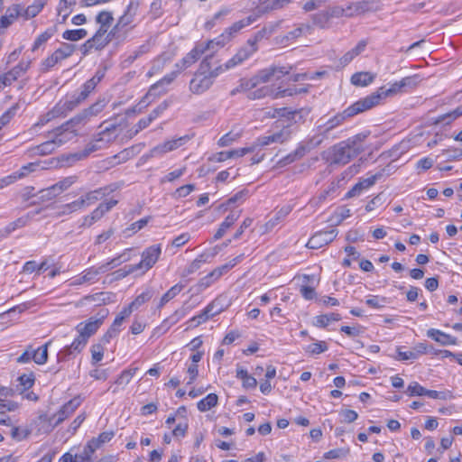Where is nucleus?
Here are the masks:
<instances>
[{
    "instance_id": "nucleus-1",
    "label": "nucleus",
    "mask_w": 462,
    "mask_h": 462,
    "mask_svg": "<svg viewBox=\"0 0 462 462\" xmlns=\"http://www.w3.org/2000/svg\"><path fill=\"white\" fill-rule=\"evenodd\" d=\"M365 106L360 100L355 102L349 106L344 111L337 113L328 120L324 121L320 119L317 126V133L309 138L310 141V147L317 148L325 140L328 139L331 135V132L341 125L347 118H350L359 113L365 112Z\"/></svg>"
},
{
    "instance_id": "nucleus-2",
    "label": "nucleus",
    "mask_w": 462,
    "mask_h": 462,
    "mask_svg": "<svg viewBox=\"0 0 462 462\" xmlns=\"http://www.w3.org/2000/svg\"><path fill=\"white\" fill-rule=\"evenodd\" d=\"M213 60L214 57L208 54L201 61L198 71L189 82V90L193 94L199 95L209 89L215 79L229 69H226V63L217 64Z\"/></svg>"
},
{
    "instance_id": "nucleus-3",
    "label": "nucleus",
    "mask_w": 462,
    "mask_h": 462,
    "mask_svg": "<svg viewBox=\"0 0 462 462\" xmlns=\"http://www.w3.org/2000/svg\"><path fill=\"white\" fill-rule=\"evenodd\" d=\"M365 137V135L361 137V135L358 134L354 138L335 144L328 152V161L331 164L345 165L348 163L363 150L360 143Z\"/></svg>"
},
{
    "instance_id": "nucleus-4",
    "label": "nucleus",
    "mask_w": 462,
    "mask_h": 462,
    "mask_svg": "<svg viewBox=\"0 0 462 462\" xmlns=\"http://www.w3.org/2000/svg\"><path fill=\"white\" fill-rule=\"evenodd\" d=\"M308 115L309 110L303 108L293 111L289 110L287 107L275 109L273 116H281L282 118H285L286 122L282 119L280 120L279 122L282 123L281 125L282 126V129L278 132L272 134L274 139V143H283L287 142L291 138L292 134L291 130V124H296L298 122L303 121L304 117L307 116Z\"/></svg>"
},
{
    "instance_id": "nucleus-5",
    "label": "nucleus",
    "mask_w": 462,
    "mask_h": 462,
    "mask_svg": "<svg viewBox=\"0 0 462 462\" xmlns=\"http://www.w3.org/2000/svg\"><path fill=\"white\" fill-rule=\"evenodd\" d=\"M270 35L264 27L256 32L254 35L249 38L246 43L242 46L237 52L226 62V69H233L241 65L245 60H248L258 50V42Z\"/></svg>"
},
{
    "instance_id": "nucleus-6",
    "label": "nucleus",
    "mask_w": 462,
    "mask_h": 462,
    "mask_svg": "<svg viewBox=\"0 0 462 462\" xmlns=\"http://www.w3.org/2000/svg\"><path fill=\"white\" fill-rule=\"evenodd\" d=\"M117 189V186L116 185H109L103 188L97 189L95 190H91L85 195L81 196L79 199L66 204L64 206V211L71 213L77 210H79L83 208L88 207L102 198H104L106 195H109L113 191H115Z\"/></svg>"
},
{
    "instance_id": "nucleus-7",
    "label": "nucleus",
    "mask_w": 462,
    "mask_h": 462,
    "mask_svg": "<svg viewBox=\"0 0 462 462\" xmlns=\"http://www.w3.org/2000/svg\"><path fill=\"white\" fill-rule=\"evenodd\" d=\"M131 249L125 250L123 254L111 259L110 261L101 264L98 267H90L82 272V279L87 283H93L97 281L100 273H106L109 270L120 265L121 263L130 260Z\"/></svg>"
},
{
    "instance_id": "nucleus-8",
    "label": "nucleus",
    "mask_w": 462,
    "mask_h": 462,
    "mask_svg": "<svg viewBox=\"0 0 462 462\" xmlns=\"http://www.w3.org/2000/svg\"><path fill=\"white\" fill-rule=\"evenodd\" d=\"M161 254L162 248L160 245H154L146 248L142 254V260L139 263L125 266V268H128L125 273H132L139 270L142 273L147 272L156 263Z\"/></svg>"
},
{
    "instance_id": "nucleus-9",
    "label": "nucleus",
    "mask_w": 462,
    "mask_h": 462,
    "mask_svg": "<svg viewBox=\"0 0 462 462\" xmlns=\"http://www.w3.org/2000/svg\"><path fill=\"white\" fill-rule=\"evenodd\" d=\"M216 41L210 40L207 42H199L180 60V63H177L176 66L180 69H184L194 64L201 55L208 51V54L213 56L215 51Z\"/></svg>"
},
{
    "instance_id": "nucleus-10",
    "label": "nucleus",
    "mask_w": 462,
    "mask_h": 462,
    "mask_svg": "<svg viewBox=\"0 0 462 462\" xmlns=\"http://www.w3.org/2000/svg\"><path fill=\"white\" fill-rule=\"evenodd\" d=\"M403 92L402 88L401 87L400 81L393 83L390 88H385L384 87L380 88L376 92L372 93L371 95L359 99L362 104L365 106V111L371 109L372 107L377 106L380 101L388 97L393 96L398 93Z\"/></svg>"
},
{
    "instance_id": "nucleus-11",
    "label": "nucleus",
    "mask_w": 462,
    "mask_h": 462,
    "mask_svg": "<svg viewBox=\"0 0 462 462\" xmlns=\"http://www.w3.org/2000/svg\"><path fill=\"white\" fill-rule=\"evenodd\" d=\"M306 91H307L306 89H296V88H294V89H291V88L281 89L279 88L276 89V88H273L272 86H263V87L258 88L253 91H250L247 94V97L250 99H261L265 97H272L273 98H279V97L292 96L294 94L306 92Z\"/></svg>"
},
{
    "instance_id": "nucleus-12",
    "label": "nucleus",
    "mask_w": 462,
    "mask_h": 462,
    "mask_svg": "<svg viewBox=\"0 0 462 462\" xmlns=\"http://www.w3.org/2000/svg\"><path fill=\"white\" fill-rule=\"evenodd\" d=\"M99 318H89L86 322H80L77 325L76 330L86 339L93 336L103 324L104 319L108 315L107 310H102L98 312Z\"/></svg>"
},
{
    "instance_id": "nucleus-13",
    "label": "nucleus",
    "mask_w": 462,
    "mask_h": 462,
    "mask_svg": "<svg viewBox=\"0 0 462 462\" xmlns=\"http://www.w3.org/2000/svg\"><path fill=\"white\" fill-rule=\"evenodd\" d=\"M76 50V46L70 43H62L51 56L42 61L44 70H49L57 63L70 57Z\"/></svg>"
},
{
    "instance_id": "nucleus-14",
    "label": "nucleus",
    "mask_w": 462,
    "mask_h": 462,
    "mask_svg": "<svg viewBox=\"0 0 462 462\" xmlns=\"http://www.w3.org/2000/svg\"><path fill=\"white\" fill-rule=\"evenodd\" d=\"M290 70L286 67L271 66L261 69L254 75V80L258 85L280 79L282 76L289 74Z\"/></svg>"
},
{
    "instance_id": "nucleus-15",
    "label": "nucleus",
    "mask_w": 462,
    "mask_h": 462,
    "mask_svg": "<svg viewBox=\"0 0 462 462\" xmlns=\"http://www.w3.org/2000/svg\"><path fill=\"white\" fill-rule=\"evenodd\" d=\"M178 75L177 71H172L166 76H164L162 79L152 85L147 92V94L143 97V100L140 104L144 103L146 100L150 98V97H157L162 94H165L167 92L166 87L173 82Z\"/></svg>"
},
{
    "instance_id": "nucleus-16",
    "label": "nucleus",
    "mask_w": 462,
    "mask_h": 462,
    "mask_svg": "<svg viewBox=\"0 0 462 462\" xmlns=\"http://www.w3.org/2000/svg\"><path fill=\"white\" fill-rule=\"evenodd\" d=\"M117 204L116 199L100 203L99 206L84 218L80 227L89 228L95 222L99 220L106 212L111 210Z\"/></svg>"
},
{
    "instance_id": "nucleus-17",
    "label": "nucleus",
    "mask_w": 462,
    "mask_h": 462,
    "mask_svg": "<svg viewBox=\"0 0 462 462\" xmlns=\"http://www.w3.org/2000/svg\"><path fill=\"white\" fill-rule=\"evenodd\" d=\"M382 176L383 172L379 171L367 178L360 179L359 181L356 185H354L351 189L347 191V193L345 196L346 199L360 196L364 191L373 187L376 183V181L382 178Z\"/></svg>"
},
{
    "instance_id": "nucleus-18",
    "label": "nucleus",
    "mask_w": 462,
    "mask_h": 462,
    "mask_svg": "<svg viewBox=\"0 0 462 462\" xmlns=\"http://www.w3.org/2000/svg\"><path fill=\"white\" fill-rule=\"evenodd\" d=\"M80 402L79 399H72L66 402L60 411L53 414L50 418V423L52 424V428L58 426L60 423L64 421L67 418H69L70 415L74 413V411L78 409L79 406Z\"/></svg>"
},
{
    "instance_id": "nucleus-19",
    "label": "nucleus",
    "mask_w": 462,
    "mask_h": 462,
    "mask_svg": "<svg viewBox=\"0 0 462 462\" xmlns=\"http://www.w3.org/2000/svg\"><path fill=\"white\" fill-rule=\"evenodd\" d=\"M30 62H20L11 70L5 74H0V90L12 85L19 77H21L29 68Z\"/></svg>"
},
{
    "instance_id": "nucleus-20",
    "label": "nucleus",
    "mask_w": 462,
    "mask_h": 462,
    "mask_svg": "<svg viewBox=\"0 0 462 462\" xmlns=\"http://www.w3.org/2000/svg\"><path fill=\"white\" fill-rule=\"evenodd\" d=\"M313 149H315V147H310V141L307 139L305 142L300 143L295 151L282 158L278 162V164L280 166L288 165L295 161L301 159L307 152Z\"/></svg>"
},
{
    "instance_id": "nucleus-21",
    "label": "nucleus",
    "mask_w": 462,
    "mask_h": 462,
    "mask_svg": "<svg viewBox=\"0 0 462 462\" xmlns=\"http://www.w3.org/2000/svg\"><path fill=\"white\" fill-rule=\"evenodd\" d=\"M250 23V18L235 23L232 26L228 27L220 36L214 39L216 41V45L218 48L223 47L226 42H228L231 40L234 34L238 32L242 28L249 25Z\"/></svg>"
},
{
    "instance_id": "nucleus-22",
    "label": "nucleus",
    "mask_w": 462,
    "mask_h": 462,
    "mask_svg": "<svg viewBox=\"0 0 462 462\" xmlns=\"http://www.w3.org/2000/svg\"><path fill=\"white\" fill-rule=\"evenodd\" d=\"M292 0H253L257 13L264 14L274 10H279L286 6Z\"/></svg>"
},
{
    "instance_id": "nucleus-23",
    "label": "nucleus",
    "mask_w": 462,
    "mask_h": 462,
    "mask_svg": "<svg viewBox=\"0 0 462 462\" xmlns=\"http://www.w3.org/2000/svg\"><path fill=\"white\" fill-rule=\"evenodd\" d=\"M184 139V137H180L158 144L150 151V155L152 157H157L162 156L166 152H171L180 147L183 143Z\"/></svg>"
},
{
    "instance_id": "nucleus-24",
    "label": "nucleus",
    "mask_w": 462,
    "mask_h": 462,
    "mask_svg": "<svg viewBox=\"0 0 462 462\" xmlns=\"http://www.w3.org/2000/svg\"><path fill=\"white\" fill-rule=\"evenodd\" d=\"M76 180H77L76 176H69V177L64 178L63 180H60L56 184L50 187L49 189L42 190V192L45 193L44 195H42V197L48 196L51 198V197L58 196L62 191L69 189L72 184H74L76 182Z\"/></svg>"
},
{
    "instance_id": "nucleus-25",
    "label": "nucleus",
    "mask_w": 462,
    "mask_h": 462,
    "mask_svg": "<svg viewBox=\"0 0 462 462\" xmlns=\"http://www.w3.org/2000/svg\"><path fill=\"white\" fill-rule=\"evenodd\" d=\"M50 135L53 137L54 142L57 143L58 147L71 141L77 136L73 130L71 131L70 128L66 127L63 124L60 127L53 130Z\"/></svg>"
},
{
    "instance_id": "nucleus-26",
    "label": "nucleus",
    "mask_w": 462,
    "mask_h": 462,
    "mask_svg": "<svg viewBox=\"0 0 462 462\" xmlns=\"http://www.w3.org/2000/svg\"><path fill=\"white\" fill-rule=\"evenodd\" d=\"M332 234L333 233H314L307 242L306 246L310 249L321 248L334 239Z\"/></svg>"
},
{
    "instance_id": "nucleus-27",
    "label": "nucleus",
    "mask_w": 462,
    "mask_h": 462,
    "mask_svg": "<svg viewBox=\"0 0 462 462\" xmlns=\"http://www.w3.org/2000/svg\"><path fill=\"white\" fill-rule=\"evenodd\" d=\"M216 306L217 300L212 301L199 314L192 317L189 322H195L196 319H199V322H206L210 317H214L223 310L221 307L216 309Z\"/></svg>"
},
{
    "instance_id": "nucleus-28",
    "label": "nucleus",
    "mask_w": 462,
    "mask_h": 462,
    "mask_svg": "<svg viewBox=\"0 0 462 462\" xmlns=\"http://www.w3.org/2000/svg\"><path fill=\"white\" fill-rule=\"evenodd\" d=\"M369 8V3L366 1L352 2L348 3L344 11L346 13L345 17H354L365 13Z\"/></svg>"
},
{
    "instance_id": "nucleus-29",
    "label": "nucleus",
    "mask_w": 462,
    "mask_h": 462,
    "mask_svg": "<svg viewBox=\"0 0 462 462\" xmlns=\"http://www.w3.org/2000/svg\"><path fill=\"white\" fill-rule=\"evenodd\" d=\"M83 100L79 97L78 94L72 95L69 98L66 99L65 101H60L56 104V106H60V113L61 116H64L67 115V113L74 110L77 106H79Z\"/></svg>"
},
{
    "instance_id": "nucleus-30",
    "label": "nucleus",
    "mask_w": 462,
    "mask_h": 462,
    "mask_svg": "<svg viewBox=\"0 0 462 462\" xmlns=\"http://www.w3.org/2000/svg\"><path fill=\"white\" fill-rule=\"evenodd\" d=\"M375 74L369 71L356 72L352 75L350 81L356 87H366L374 82Z\"/></svg>"
},
{
    "instance_id": "nucleus-31",
    "label": "nucleus",
    "mask_w": 462,
    "mask_h": 462,
    "mask_svg": "<svg viewBox=\"0 0 462 462\" xmlns=\"http://www.w3.org/2000/svg\"><path fill=\"white\" fill-rule=\"evenodd\" d=\"M88 122V118L81 111L63 125H65L66 127L70 128L71 131L73 130L75 134L78 135L79 132L87 125Z\"/></svg>"
},
{
    "instance_id": "nucleus-32",
    "label": "nucleus",
    "mask_w": 462,
    "mask_h": 462,
    "mask_svg": "<svg viewBox=\"0 0 462 462\" xmlns=\"http://www.w3.org/2000/svg\"><path fill=\"white\" fill-rule=\"evenodd\" d=\"M136 6H134L133 3L127 6V10L125 13L119 18L117 23L114 26L113 30L116 32L120 28L126 27L134 21V16L135 14Z\"/></svg>"
},
{
    "instance_id": "nucleus-33",
    "label": "nucleus",
    "mask_w": 462,
    "mask_h": 462,
    "mask_svg": "<svg viewBox=\"0 0 462 462\" xmlns=\"http://www.w3.org/2000/svg\"><path fill=\"white\" fill-rule=\"evenodd\" d=\"M104 125L105 124L100 125V127H103V129L98 134V141L109 143L115 140L118 135L117 125L116 124H108L107 125L104 126Z\"/></svg>"
},
{
    "instance_id": "nucleus-34",
    "label": "nucleus",
    "mask_w": 462,
    "mask_h": 462,
    "mask_svg": "<svg viewBox=\"0 0 462 462\" xmlns=\"http://www.w3.org/2000/svg\"><path fill=\"white\" fill-rule=\"evenodd\" d=\"M184 310H177L170 317L165 319L162 324L157 328L158 330L166 332L171 326L179 322L185 316Z\"/></svg>"
},
{
    "instance_id": "nucleus-35",
    "label": "nucleus",
    "mask_w": 462,
    "mask_h": 462,
    "mask_svg": "<svg viewBox=\"0 0 462 462\" xmlns=\"http://www.w3.org/2000/svg\"><path fill=\"white\" fill-rule=\"evenodd\" d=\"M57 147V143L54 142L53 137L51 135V138L48 141L33 147L32 152L33 154L37 155H47L53 152Z\"/></svg>"
},
{
    "instance_id": "nucleus-36",
    "label": "nucleus",
    "mask_w": 462,
    "mask_h": 462,
    "mask_svg": "<svg viewBox=\"0 0 462 462\" xmlns=\"http://www.w3.org/2000/svg\"><path fill=\"white\" fill-rule=\"evenodd\" d=\"M17 381L18 385L15 392L18 391L22 394L23 393V392L31 389L33 386L35 382V376L33 373L23 374L18 377Z\"/></svg>"
},
{
    "instance_id": "nucleus-37",
    "label": "nucleus",
    "mask_w": 462,
    "mask_h": 462,
    "mask_svg": "<svg viewBox=\"0 0 462 462\" xmlns=\"http://www.w3.org/2000/svg\"><path fill=\"white\" fill-rule=\"evenodd\" d=\"M427 335H428V337H430L433 340L440 343L441 345L455 344V342H456L455 339L451 336H449L439 329L430 328L428 330Z\"/></svg>"
},
{
    "instance_id": "nucleus-38",
    "label": "nucleus",
    "mask_w": 462,
    "mask_h": 462,
    "mask_svg": "<svg viewBox=\"0 0 462 462\" xmlns=\"http://www.w3.org/2000/svg\"><path fill=\"white\" fill-rule=\"evenodd\" d=\"M101 76H94L88 79L81 88V91L78 94L80 98L85 101L89 94L95 89L97 85L100 82Z\"/></svg>"
},
{
    "instance_id": "nucleus-39",
    "label": "nucleus",
    "mask_w": 462,
    "mask_h": 462,
    "mask_svg": "<svg viewBox=\"0 0 462 462\" xmlns=\"http://www.w3.org/2000/svg\"><path fill=\"white\" fill-rule=\"evenodd\" d=\"M312 28L309 24L300 23L296 28L288 32L285 36L287 41L298 39L301 36H307L311 33Z\"/></svg>"
},
{
    "instance_id": "nucleus-40",
    "label": "nucleus",
    "mask_w": 462,
    "mask_h": 462,
    "mask_svg": "<svg viewBox=\"0 0 462 462\" xmlns=\"http://www.w3.org/2000/svg\"><path fill=\"white\" fill-rule=\"evenodd\" d=\"M341 319V316L338 313H328L319 315L315 318L314 325L319 328H326L331 322L338 321Z\"/></svg>"
},
{
    "instance_id": "nucleus-41",
    "label": "nucleus",
    "mask_w": 462,
    "mask_h": 462,
    "mask_svg": "<svg viewBox=\"0 0 462 462\" xmlns=\"http://www.w3.org/2000/svg\"><path fill=\"white\" fill-rule=\"evenodd\" d=\"M461 116H462V104L460 106H458L457 108H455L454 110L438 116L437 119L435 120V124L448 125L452 121H454L455 119H457V117H459Z\"/></svg>"
},
{
    "instance_id": "nucleus-42",
    "label": "nucleus",
    "mask_w": 462,
    "mask_h": 462,
    "mask_svg": "<svg viewBox=\"0 0 462 462\" xmlns=\"http://www.w3.org/2000/svg\"><path fill=\"white\" fill-rule=\"evenodd\" d=\"M461 116H462V104L460 106H458L457 108H455L454 110L438 116L437 119L435 120V124L448 125L452 121H454L455 119H457V117H459Z\"/></svg>"
},
{
    "instance_id": "nucleus-43",
    "label": "nucleus",
    "mask_w": 462,
    "mask_h": 462,
    "mask_svg": "<svg viewBox=\"0 0 462 462\" xmlns=\"http://www.w3.org/2000/svg\"><path fill=\"white\" fill-rule=\"evenodd\" d=\"M461 116H462V104L460 106H458L457 108H455L454 110L438 116L437 119L435 120V124L448 125L452 121H454L455 119H457V117H459Z\"/></svg>"
},
{
    "instance_id": "nucleus-44",
    "label": "nucleus",
    "mask_w": 462,
    "mask_h": 462,
    "mask_svg": "<svg viewBox=\"0 0 462 462\" xmlns=\"http://www.w3.org/2000/svg\"><path fill=\"white\" fill-rule=\"evenodd\" d=\"M106 105V99H98L94 104H92L89 107L82 110L88 120L89 121L91 117L97 116L100 114Z\"/></svg>"
},
{
    "instance_id": "nucleus-45",
    "label": "nucleus",
    "mask_w": 462,
    "mask_h": 462,
    "mask_svg": "<svg viewBox=\"0 0 462 462\" xmlns=\"http://www.w3.org/2000/svg\"><path fill=\"white\" fill-rule=\"evenodd\" d=\"M217 401L218 398L217 394L209 393L198 402V410L201 412L209 411L211 408L215 407L217 404Z\"/></svg>"
},
{
    "instance_id": "nucleus-46",
    "label": "nucleus",
    "mask_w": 462,
    "mask_h": 462,
    "mask_svg": "<svg viewBox=\"0 0 462 462\" xmlns=\"http://www.w3.org/2000/svg\"><path fill=\"white\" fill-rule=\"evenodd\" d=\"M220 278L217 276V273L213 270L204 277L200 278L199 281L197 283V288L199 291H203L204 290L210 287L212 284H214L217 281H218Z\"/></svg>"
},
{
    "instance_id": "nucleus-47",
    "label": "nucleus",
    "mask_w": 462,
    "mask_h": 462,
    "mask_svg": "<svg viewBox=\"0 0 462 462\" xmlns=\"http://www.w3.org/2000/svg\"><path fill=\"white\" fill-rule=\"evenodd\" d=\"M149 51V46L146 44L139 46L133 52L129 53L125 60H123V66L128 67L130 66L135 60H137L142 55L147 53Z\"/></svg>"
},
{
    "instance_id": "nucleus-48",
    "label": "nucleus",
    "mask_w": 462,
    "mask_h": 462,
    "mask_svg": "<svg viewBox=\"0 0 462 462\" xmlns=\"http://www.w3.org/2000/svg\"><path fill=\"white\" fill-rule=\"evenodd\" d=\"M50 342L46 343L45 345L38 347L37 349L32 348V360L37 365H43L47 362L48 359V346Z\"/></svg>"
},
{
    "instance_id": "nucleus-49",
    "label": "nucleus",
    "mask_w": 462,
    "mask_h": 462,
    "mask_svg": "<svg viewBox=\"0 0 462 462\" xmlns=\"http://www.w3.org/2000/svg\"><path fill=\"white\" fill-rule=\"evenodd\" d=\"M184 288V285L180 283H177L172 286L170 290H168L161 298L159 308L163 307L166 303H168L171 300L175 298Z\"/></svg>"
},
{
    "instance_id": "nucleus-50",
    "label": "nucleus",
    "mask_w": 462,
    "mask_h": 462,
    "mask_svg": "<svg viewBox=\"0 0 462 462\" xmlns=\"http://www.w3.org/2000/svg\"><path fill=\"white\" fill-rule=\"evenodd\" d=\"M60 106H54L51 110L42 115L39 120L34 124L35 127H41L49 123L50 121L61 116L60 111Z\"/></svg>"
},
{
    "instance_id": "nucleus-51",
    "label": "nucleus",
    "mask_w": 462,
    "mask_h": 462,
    "mask_svg": "<svg viewBox=\"0 0 462 462\" xmlns=\"http://www.w3.org/2000/svg\"><path fill=\"white\" fill-rule=\"evenodd\" d=\"M47 0H34V2L30 5L24 11V15L26 18H33L35 17L44 7Z\"/></svg>"
},
{
    "instance_id": "nucleus-52",
    "label": "nucleus",
    "mask_w": 462,
    "mask_h": 462,
    "mask_svg": "<svg viewBox=\"0 0 462 462\" xmlns=\"http://www.w3.org/2000/svg\"><path fill=\"white\" fill-rule=\"evenodd\" d=\"M115 33L116 32L112 29L109 32L108 36H99L98 37V36L93 35V37H91V42H92L95 49L102 50L103 48H105L112 41Z\"/></svg>"
},
{
    "instance_id": "nucleus-53",
    "label": "nucleus",
    "mask_w": 462,
    "mask_h": 462,
    "mask_svg": "<svg viewBox=\"0 0 462 462\" xmlns=\"http://www.w3.org/2000/svg\"><path fill=\"white\" fill-rule=\"evenodd\" d=\"M152 297V294L151 291H145L140 295H138L130 304L127 306L132 310V311H134L138 310L143 303L150 300Z\"/></svg>"
},
{
    "instance_id": "nucleus-54",
    "label": "nucleus",
    "mask_w": 462,
    "mask_h": 462,
    "mask_svg": "<svg viewBox=\"0 0 462 462\" xmlns=\"http://www.w3.org/2000/svg\"><path fill=\"white\" fill-rule=\"evenodd\" d=\"M88 35V32L85 29L77 30H67L63 32V39L70 42H76L84 39Z\"/></svg>"
},
{
    "instance_id": "nucleus-55",
    "label": "nucleus",
    "mask_w": 462,
    "mask_h": 462,
    "mask_svg": "<svg viewBox=\"0 0 462 462\" xmlns=\"http://www.w3.org/2000/svg\"><path fill=\"white\" fill-rule=\"evenodd\" d=\"M206 263V259L203 255H200L199 257L193 260L182 272L181 276L186 277L189 274L197 272L203 263Z\"/></svg>"
},
{
    "instance_id": "nucleus-56",
    "label": "nucleus",
    "mask_w": 462,
    "mask_h": 462,
    "mask_svg": "<svg viewBox=\"0 0 462 462\" xmlns=\"http://www.w3.org/2000/svg\"><path fill=\"white\" fill-rule=\"evenodd\" d=\"M54 32H55V29L50 28V29H47L42 33H41L34 41L32 47V51H35L36 50H38L40 48V46H42L43 43H45L49 39H51L53 36Z\"/></svg>"
},
{
    "instance_id": "nucleus-57",
    "label": "nucleus",
    "mask_w": 462,
    "mask_h": 462,
    "mask_svg": "<svg viewBox=\"0 0 462 462\" xmlns=\"http://www.w3.org/2000/svg\"><path fill=\"white\" fill-rule=\"evenodd\" d=\"M76 5V0H60L58 5L57 12L59 15L62 16L64 22L69 15V8Z\"/></svg>"
},
{
    "instance_id": "nucleus-58",
    "label": "nucleus",
    "mask_w": 462,
    "mask_h": 462,
    "mask_svg": "<svg viewBox=\"0 0 462 462\" xmlns=\"http://www.w3.org/2000/svg\"><path fill=\"white\" fill-rule=\"evenodd\" d=\"M240 261L241 256H237L230 260L228 263L215 268L214 271L217 273V276L221 278L224 274L227 273L232 268H234Z\"/></svg>"
},
{
    "instance_id": "nucleus-59",
    "label": "nucleus",
    "mask_w": 462,
    "mask_h": 462,
    "mask_svg": "<svg viewBox=\"0 0 462 462\" xmlns=\"http://www.w3.org/2000/svg\"><path fill=\"white\" fill-rule=\"evenodd\" d=\"M426 396L431 399H439V400H451L454 398V395L451 391L444 390V391H435V390H426Z\"/></svg>"
},
{
    "instance_id": "nucleus-60",
    "label": "nucleus",
    "mask_w": 462,
    "mask_h": 462,
    "mask_svg": "<svg viewBox=\"0 0 462 462\" xmlns=\"http://www.w3.org/2000/svg\"><path fill=\"white\" fill-rule=\"evenodd\" d=\"M136 370H137V368H131V369L124 370L118 375V377L115 381V383L118 384V385H126V384H128L130 383V381L132 380L133 376L134 375Z\"/></svg>"
},
{
    "instance_id": "nucleus-61",
    "label": "nucleus",
    "mask_w": 462,
    "mask_h": 462,
    "mask_svg": "<svg viewBox=\"0 0 462 462\" xmlns=\"http://www.w3.org/2000/svg\"><path fill=\"white\" fill-rule=\"evenodd\" d=\"M384 203V195L383 192L377 194L374 198H373L365 206V210L367 212L374 211L380 207H382Z\"/></svg>"
},
{
    "instance_id": "nucleus-62",
    "label": "nucleus",
    "mask_w": 462,
    "mask_h": 462,
    "mask_svg": "<svg viewBox=\"0 0 462 462\" xmlns=\"http://www.w3.org/2000/svg\"><path fill=\"white\" fill-rule=\"evenodd\" d=\"M114 21V17L111 12L102 11L96 16V22L99 25L110 27Z\"/></svg>"
},
{
    "instance_id": "nucleus-63",
    "label": "nucleus",
    "mask_w": 462,
    "mask_h": 462,
    "mask_svg": "<svg viewBox=\"0 0 462 462\" xmlns=\"http://www.w3.org/2000/svg\"><path fill=\"white\" fill-rule=\"evenodd\" d=\"M426 390L427 389L421 386L419 383L412 382L408 385L406 393L409 396H422L426 395Z\"/></svg>"
},
{
    "instance_id": "nucleus-64",
    "label": "nucleus",
    "mask_w": 462,
    "mask_h": 462,
    "mask_svg": "<svg viewBox=\"0 0 462 462\" xmlns=\"http://www.w3.org/2000/svg\"><path fill=\"white\" fill-rule=\"evenodd\" d=\"M330 21L328 10L322 11L314 16V23L320 28H328Z\"/></svg>"
}]
</instances>
